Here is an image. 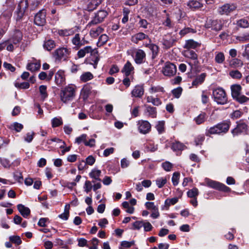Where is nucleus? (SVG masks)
<instances>
[{"instance_id": "1", "label": "nucleus", "mask_w": 249, "mask_h": 249, "mask_svg": "<svg viewBox=\"0 0 249 249\" xmlns=\"http://www.w3.org/2000/svg\"><path fill=\"white\" fill-rule=\"evenodd\" d=\"M182 55L186 58V62L190 67V71H195L199 64L197 54L193 50H185Z\"/></svg>"}, {"instance_id": "2", "label": "nucleus", "mask_w": 249, "mask_h": 249, "mask_svg": "<svg viewBox=\"0 0 249 249\" xmlns=\"http://www.w3.org/2000/svg\"><path fill=\"white\" fill-rule=\"evenodd\" d=\"M75 95V86L73 85H69L62 89L60 92L61 100L65 103L73 99Z\"/></svg>"}, {"instance_id": "3", "label": "nucleus", "mask_w": 249, "mask_h": 249, "mask_svg": "<svg viewBox=\"0 0 249 249\" xmlns=\"http://www.w3.org/2000/svg\"><path fill=\"white\" fill-rule=\"evenodd\" d=\"M212 96L214 102L218 105H225L228 103V97L225 90L222 88L213 89Z\"/></svg>"}, {"instance_id": "4", "label": "nucleus", "mask_w": 249, "mask_h": 249, "mask_svg": "<svg viewBox=\"0 0 249 249\" xmlns=\"http://www.w3.org/2000/svg\"><path fill=\"white\" fill-rule=\"evenodd\" d=\"M70 53L71 51L66 48H59L54 51L53 57L56 61H65L69 57Z\"/></svg>"}, {"instance_id": "5", "label": "nucleus", "mask_w": 249, "mask_h": 249, "mask_svg": "<svg viewBox=\"0 0 249 249\" xmlns=\"http://www.w3.org/2000/svg\"><path fill=\"white\" fill-rule=\"evenodd\" d=\"M205 182L207 186L216 190L222 191L225 192H228L231 190L229 187H227L224 184L209 178L205 179Z\"/></svg>"}, {"instance_id": "6", "label": "nucleus", "mask_w": 249, "mask_h": 249, "mask_svg": "<svg viewBox=\"0 0 249 249\" xmlns=\"http://www.w3.org/2000/svg\"><path fill=\"white\" fill-rule=\"evenodd\" d=\"M108 15L107 12L104 10H99L95 15L93 19L88 23V26H91L103 22L105 18Z\"/></svg>"}, {"instance_id": "7", "label": "nucleus", "mask_w": 249, "mask_h": 249, "mask_svg": "<svg viewBox=\"0 0 249 249\" xmlns=\"http://www.w3.org/2000/svg\"><path fill=\"white\" fill-rule=\"evenodd\" d=\"M6 4L8 7L7 12L5 14H2L0 16V23H1L4 19L6 23V25L8 24V21L12 16L11 12L13 10V7L15 5L14 0H6Z\"/></svg>"}, {"instance_id": "8", "label": "nucleus", "mask_w": 249, "mask_h": 249, "mask_svg": "<svg viewBox=\"0 0 249 249\" xmlns=\"http://www.w3.org/2000/svg\"><path fill=\"white\" fill-rule=\"evenodd\" d=\"M205 27L215 31H219L222 29V23L218 19H208L206 21Z\"/></svg>"}, {"instance_id": "9", "label": "nucleus", "mask_w": 249, "mask_h": 249, "mask_svg": "<svg viewBox=\"0 0 249 249\" xmlns=\"http://www.w3.org/2000/svg\"><path fill=\"white\" fill-rule=\"evenodd\" d=\"M46 11L45 9L40 10L35 16L34 23L37 26H42L46 23Z\"/></svg>"}, {"instance_id": "10", "label": "nucleus", "mask_w": 249, "mask_h": 249, "mask_svg": "<svg viewBox=\"0 0 249 249\" xmlns=\"http://www.w3.org/2000/svg\"><path fill=\"white\" fill-rule=\"evenodd\" d=\"M236 7L234 4L226 3L219 7L217 9L218 13L221 15H229L235 10Z\"/></svg>"}, {"instance_id": "11", "label": "nucleus", "mask_w": 249, "mask_h": 249, "mask_svg": "<svg viewBox=\"0 0 249 249\" xmlns=\"http://www.w3.org/2000/svg\"><path fill=\"white\" fill-rule=\"evenodd\" d=\"M248 130V125L243 121H240L237 122L235 128L231 131L233 136L238 135L241 134H245Z\"/></svg>"}, {"instance_id": "12", "label": "nucleus", "mask_w": 249, "mask_h": 249, "mask_svg": "<svg viewBox=\"0 0 249 249\" xmlns=\"http://www.w3.org/2000/svg\"><path fill=\"white\" fill-rule=\"evenodd\" d=\"M28 6V3L27 0H21L19 1L16 11L17 15V20H19L22 18Z\"/></svg>"}, {"instance_id": "13", "label": "nucleus", "mask_w": 249, "mask_h": 249, "mask_svg": "<svg viewBox=\"0 0 249 249\" xmlns=\"http://www.w3.org/2000/svg\"><path fill=\"white\" fill-rule=\"evenodd\" d=\"M162 71L164 75L171 76L176 74L177 68L176 66L173 63L166 62Z\"/></svg>"}, {"instance_id": "14", "label": "nucleus", "mask_w": 249, "mask_h": 249, "mask_svg": "<svg viewBox=\"0 0 249 249\" xmlns=\"http://www.w3.org/2000/svg\"><path fill=\"white\" fill-rule=\"evenodd\" d=\"M138 125L139 131L142 134H147L151 130V124L147 121L140 120L138 122Z\"/></svg>"}, {"instance_id": "15", "label": "nucleus", "mask_w": 249, "mask_h": 249, "mask_svg": "<svg viewBox=\"0 0 249 249\" xmlns=\"http://www.w3.org/2000/svg\"><path fill=\"white\" fill-rule=\"evenodd\" d=\"M146 59V54L145 52L141 49H138L135 53L134 60L136 64H141L145 62Z\"/></svg>"}, {"instance_id": "16", "label": "nucleus", "mask_w": 249, "mask_h": 249, "mask_svg": "<svg viewBox=\"0 0 249 249\" xmlns=\"http://www.w3.org/2000/svg\"><path fill=\"white\" fill-rule=\"evenodd\" d=\"M145 107L144 114L152 118H156L157 115V110L156 107H152L150 105H144Z\"/></svg>"}, {"instance_id": "17", "label": "nucleus", "mask_w": 249, "mask_h": 249, "mask_svg": "<svg viewBox=\"0 0 249 249\" xmlns=\"http://www.w3.org/2000/svg\"><path fill=\"white\" fill-rule=\"evenodd\" d=\"M219 134H225L229 130L231 123L230 121H224L221 123H219L216 124Z\"/></svg>"}, {"instance_id": "18", "label": "nucleus", "mask_w": 249, "mask_h": 249, "mask_svg": "<svg viewBox=\"0 0 249 249\" xmlns=\"http://www.w3.org/2000/svg\"><path fill=\"white\" fill-rule=\"evenodd\" d=\"M103 0H88L86 9L89 11H92L102 2Z\"/></svg>"}, {"instance_id": "19", "label": "nucleus", "mask_w": 249, "mask_h": 249, "mask_svg": "<svg viewBox=\"0 0 249 249\" xmlns=\"http://www.w3.org/2000/svg\"><path fill=\"white\" fill-rule=\"evenodd\" d=\"M200 45L201 44L200 43L195 41L193 39H189L186 40L183 48L185 49V50H192L195 49L200 47Z\"/></svg>"}, {"instance_id": "20", "label": "nucleus", "mask_w": 249, "mask_h": 249, "mask_svg": "<svg viewBox=\"0 0 249 249\" xmlns=\"http://www.w3.org/2000/svg\"><path fill=\"white\" fill-rule=\"evenodd\" d=\"M144 39H148L150 42L151 41V39L148 37V36L146 35L143 33L140 32L132 36L131 41L137 44L139 41H141Z\"/></svg>"}, {"instance_id": "21", "label": "nucleus", "mask_w": 249, "mask_h": 249, "mask_svg": "<svg viewBox=\"0 0 249 249\" xmlns=\"http://www.w3.org/2000/svg\"><path fill=\"white\" fill-rule=\"evenodd\" d=\"M89 53H90L91 54L95 53V50L91 46H86L80 49L77 53V56L78 58H83Z\"/></svg>"}, {"instance_id": "22", "label": "nucleus", "mask_w": 249, "mask_h": 249, "mask_svg": "<svg viewBox=\"0 0 249 249\" xmlns=\"http://www.w3.org/2000/svg\"><path fill=\"white\" fill-rule=\"evenodd\" d=\"M187 5L192 10L200 8L203 6L200 0H189Z\"/></svg>"}, {"instance_id": "23", "label": "nucleus", "mask_w": 249, "mask_h": 249, "mask_svg": "<svg viewBox=\"0 0 249 249\" xmlns=\"http://www.w3.org/2000/svg\"><path fill=\"white\" fill-rule=\"evenodd\" d=\"M144 93V89L142 86L137 85L131 91L132 96L135 97H141Z\"/></svg>"}, {"instance_id": "24", "label": "nucleus", "mask_w": 249, "mask_h": 249, "mask_svg": "<svg viewBox=\"0 0 249 249\" xmlns=\"http://www.w3.org/2000/svg\"><path fill=\"white\" fill-rule=\"evenodd\" d=\"M55 81L58 86H61L65 84V77L64 72L58 71L55 75Z\"/></svg>"}, {"instance_id": "25", "label": "nucleus", "mask_w": 249, "mask_h": 249, "mask_svg": "<svg viewBox=\"0 0 249 249\" xmlns=\"http://www.w3.org/2000/svg\"><path fill=\"white\" fill-rule=\"evenodd\" d=\"M206 77V73H202L200 75H197L193 81L192 83V86L196 87L198 85L202 84L204 81Z\"/></svg>"}, {"instance_id": "26", "label": "nucleus", "mask_w": 249, "mask_h": 249, "mask_svg": "<svg viewBox=\"0 0 249 249\" xmlns=\"http://www.w3.org/2000/svg\"><path fill=\"white\" fill-rule=\"evenodd\" d=\"M17 208L20 214L25 218H27L30 214V209L22 204H18Z\"/></svg>"}, {"instance_id": "27", "label": "nucleus", "mask_w": 249, "mask_h": 249, "mask_svg": "<svg viewBox=\"0 0 249 249\" xmlns=\"http://www.w3.org/2000/svg\"><path fill=\"white\" fill-rule=\"evenodd\" d=\"M22 38V33L19 30H16L13 35L12 38L11 40H12V42L17 45L21 41Z\"/></svg>"}, {"instance_id": "28", "label": "nucleus", "mask_w": 249, "mask_h": 249, "mask_svg": "<svg viewBox=\"0 0 249 249\" xmlns=\"http://www.w3.org/2000/svg\"><path fill=\"white\" fill-rule=\"evenodd\" d=\"M104 31V29L101 26H97L95 27H92L89 32V34L90 36L92 37H96L100 34H101Z\"/></svg>"}, {"instance_id": "29", "label": "nucleus", "mask_w": 249, "mask_h": 249, "mask_svg": "<svg viewBox=\"0 0 249 249\" xmlns=\"http://www.w3.org/2000/svg\"><path fill=\"white\" fill-rule=\"evenodd\" d=\"M72 43L73 44L80 47L84 45L86 43H87L88 42L84 39L81 40L79 34H76L72 39Z\"/></svg>"}, {"instance_id": "30", "label": "nucleus", "mask_w": 249, "mask_h": 249, "mask_svg": "<svg viewBox=\"0 0 249 249\" xmlns=\"http://www.w3.org/2000/svg\"><path fill=\"white\" fill-rule=\"evenodd\" d=\"M145 46L151 51L152 53V58H155L157 56L159 53V47L156 44L152 43L146 44Z\"/></svg>"}, {"instance_id": "31", "label": "nucleus", "mask_w": 249, "mask_h": 249, "mask_svg": "<svg viewBox=\"0 0 249 249\" xmlns=\"http://www.w3.org/2000/svg\"><path fill=\"white\" fill-rule=\"evenodd\" d=\"M231 96L233 99L237 97L240 94L241 87L239 85H233L231 86Z\"/></svg>"}, {"instance_id": "32", "label": "nucleus", "mask_w": 249, "mask_h": 249, "mask_svg": "<svg viewBox=\"0 0 249 249\" xmlns=\"http://www.w3.org/2000/svg\"><path fill=\"white\" fill-rule=\"evenodd\" d=\"M207 119V116L206 113L201 112L197 117L194 119L197 124H200L204 123Z\"/></svg>"}, {"instance_id": "33", "label": "nucleus", "mask_w": 249, "mask_h": 249, "mask_svg": "<svg viewBox=\"0 0 249 249\" xmlns=\"http://www.w3.org/2000/svg\"><path fill=\"white\" fill-rule=\"evenodd\" d=\"M17 45H15L12 40L6 41L5 42L0 44V51L5 46H7V50L9 51H12L15 47H17Z\"/></svg>"}, {"instance_id": "34", "label": "nucleus", "mask_w": 249, "mask_h": 249, "mask_svg": "<svg viewBox=\"0 0 249 249\" xmlns=\"http://www.w3.org/2000/svg\"><path fill=\"white\" fill-rule=\"evenodd\" d=\"M134 68L129 61H127L122 70V72L127 76L130 74L131 72L133 70Z\"/></svg>"}, {"instance_id": "35", "label": "nucleus", "mask_w": 249, "mask_h": 249, "mask_svg": "<svg viewBox=\"0 0 249 249\" xmlns=\"http://www.w3.org/2000/svg\"><path fill=\"white\" fill-rule=\"evenodd\" d=\"M225 60V57L224 53L221 52H215L214 60L215 62L219 64H222Z\"/></svg>"}, {"instance_id": "36", "label": "nucleus", "mask_w": 249, "mask_h": 249, "mask_svg": "<svg viewBox=\"0 0 249 249\" xmlns=\"http://www.w3.org/2000/svg\"><path fill=\"white\" fill-rule=\"evenodd\" d=\"M146 99L147 103H151L155 106H159L161 104V100L158 97L155 98L152 96H148Z\"/></svg>"}, {"instance_id": "37", "label": "nucleus", "mask_w": 249, "mask_h": 249, "mask_svg": "<svg viewBox=\"0 0 249 249\" xmlns=\"http://www.w3.org/2000/svg\"><path fill=\"white\" fill-rule=\"evenodd\" d=\"M101 174V171L100 170L96 169L95 168L93 169L89 173V177L94 179L96 180L101 181L100 176Z\"/></svg>"}, {"instance_id": "38", "label": "nucleus", "mask_w": 249, "mask_h": 249, "mask_svg": "<svg viewBox=\"0 0 249 249\" xmlns=\"http://www.w3.org/2000/svg\"><path fill=\"white\" fill-rule=\"evenodd\" d=\"M43 47L47 51H51L55 47V43L52 39H48L44 42Z\"/></svg>"}, {"instance_id": "39", "label": "nucleus", "mask_w": 249, "mask_h": 249, "mask_svg": "<svg viewBox=\"0 0 249 249\" xmlns=\"http://www.w3.org/2000/svg\"><path fill=\"white\" fill-rule=\"evenodd\" d=\"M51 124L53 128L58 127L63 124L62 119L61 117H54L52 119Z\"/></svg>"}, {"instance_id": "40", "label": "nucleus", "mask_w": 249, "mask_h": 249, "mask_svg": "<svg viewBox=\"0 0 249 249\" xmlns=\"http://www.w3.org/2000/svg\"><path fill=\"white\" fill-rule=\"evenodd\" d=\"M40 67V64L38 62H33L28 63L27 65V70L31 71H35L39 70Z\"/></svg>"}, {"instance_id": "41", "label": "nucleus", "mask_w": 249, "mask_h": 249, "mask_svg": "<svg viewBox=\"0 0 249 249\" xmlns=\"http://www.w3.org/2000/svg\"><path fill=\"white\" fill-rule=\"evenodd\" d=\"M23 128V125L21 124L18 123V122H14L11 124L9 126V129L11 130H14L18 132H20Z\"/></svg>"}, {"instance_id": "42", "label": "nucleus", "mask_w": 249, "mask_h": 249, "mask_svg": "<svg viewBox=\"0 0 249 249\" xmlns=\"http://www.w3.org/2000/svg\"><path fill=\"white\" fill-rule=\"evenodd\" d=\"M237 25L241 28H248L249 27V19L247 18H242L237 21Z\"/></svg>"}, {"instance_id": "43", "label": "nucleus", "mask_w": 249, "mask_h": 249, "mask_svg": "<svg viewBox=\"0 0 249 249\" xmlns=\"http://www.w3.org/2000/svg\"><path fill=\"white\" fill-rule=\"evenodd\" d=\"M212 134H219L217 125H214L206 129L205 135L206 136H209Z\"/></svg>"}, {"instance_id": "44", "label": "nucleus", "mask_w": 249, "mask_h": 249, "mask_svg": "<svg viewBox=\"0 0 249 249\" xmlns=\"http://www.w3.org/2000/svg\"><path fill=\"white\" fill-rule=\"evenodd\" d=\"M164 125L165 122L163 121H160L157 122V124L156 125L155 127L159 134H162L164 132Z\"/></svg>"}, {"instance_id": "45", "label": "nucleus", "mask_w": 249, "mask_h": 249, "mask_svg": "<svg viewBox=\"0 0 249 249\" xmlns=\"http://www.w3.org/2000/svg\"><path fill=\"white\" fill-rule=\"evenodd\" d=\"M92 74L90 72H86L83 73L80 76V80L84 82H86L93 78Z\"/></svg>"}, {"instance_id": "46", "label": "nucleus", "mask_w": 249, "mask_h": 249, "mask_svg": "<svg viewBox=\"0 0 249 249\" xmlns=\"http://www.w3.org/2000/svg\"><path fill=\"white\" fill-rule=\"evenodd\" d=\"M229 75L233 79H240L242 78V73L238 70H231L229 72Z\"/></svg>"}, {"instance_id": "47", "label": "nucleus", "mask_w": 249, "mask_h": 249, "mask_svg": "<svg viewBox=\"0 0 249 249\" xmlns=\"http://www.w3.org/2000/svg\"><path fill=\"white\" fill-rule=\"evenodd\" d=\"M175 42V39L173 38H170L169 39H163V45L166 49H169L171 48Z\"/></svg>"}, {"instance_id": "48", "label": "nucleus", "mask_w": 249, "mask_h": 249, "mask_svg": "<svg viewBox=\"0 0 249 249\" xmlns=\"http://www.w3.org/2000/svg\"><path fill=\"white\" fill-rule=\"evenodd\" d=\"M236 39L240 42H245L249 41V33L243 34L236 37Z\"/></svg>"}, {"instance_id": "49", "label": "nucleus", "mask_w": 249, "mask_h": 249, "mask_svg": "<svg viewBox=\"0 0 249 249\" xmlns=\"http://www.w3.org/2000/svg\"><path fill=\"white\" fill-rule=\"evenodd\" d=\"M167 182V179L165 177L158 178L156 180V183L158 188H162Z\"/></svg>"}, {"instance_id": "50", "label": "nucleus", "mask_w": 249, "mask_h": 249, "mask_svg": "<svg viewBox=\"0 0 249 249\" xmlns=\"http://www.w3.org/2000/svg\"><path fill=\"white\" fill-rule=\"evenodd\" d=\"M184 145L180 142H177L173 143L172 149L174 151H179L184 149Z\"/></svg>"}, {"instance_id": "51", "label": "nucleus", "mask_w": 249, "mask_h": 249, "mask_svg": "<svg viewBox=\"0 0 249 249\" xmlns=\"http://www.w3.org/2000/svg\"><path fill=\"white\" fill-rule=\"evenodd\" d=\"M196 30L194 29L189 28V27H185L184 29L181 30L179 33V35L181 36H184L186 34L190 33H196Z\"/></svg>"}, {"instance_id": "52", "label": "nucleus", "mask_w": 249, "mask_h": 249, "mask_svg": "<svg viewBox=\"0 0 249 249\" xmlns=\"http://www.w3.org/2000/svg\"><path fill=\"white\" fill-rule=\"evenodd\" d=\"M149 92L151 93L161 92H164V88L160 86H152L149 89Z\"/></svg>"}, {"instance_id": "53", "label": "nucleus", "mask_w": 249, "mask_h": 249, "mask_svg": "<svg viewBox=\"0 0 249 249\" xmlns=\"http://www.w3.org/2000/svg\"><path fill=\"white\" fill-rule=\"evenodd\" d=\"M198 195V190L196 188H194L187 192V196L191 198H196Z\"/></svg>"}, {"instance_id": "54", "label": "nucleus", "mask_w": 249, "mask_h": 249, "mask_svg": "<svg viewBox=\"0 0 249 249\" xmlns=\"http://www.w3.org/2000/svg\"><path fill=\"white\" fill-rule=\"evenodd\" d=\"M240 104H243L247 102L249 100V97H246L245 95L239 94L237 97L234 98Z\"/></svg>"}, {"instance_id": "55", "label": "nucleus", "mask_w": 249, "mask_h": 249, "mask_svg": "<svg viewBox=\"0 0 249 249\" xmlns=\"http://www.w3.org/2000/svg\"><path fill=\"white\" fill-rule=\"evenodd\" d=\"M179 177H180V173L179 172H175L173 173V176L172 178V181L173 184L174 186H177L178 184Z\"/></svg>"}, {"instance_id": "56", "label": "nucleus", "mask_w": 249, "mask_h": 249, "mask_svg": "<svg viewBox=\"0 0 249 249\" xmlns=\"http://www.w3.org/2000/svg\"><path fill=\"white\" fill-rule=\"evenodd\" d=\"M178 200V197H173L172 198H167L165 201V206L169 207L171 205H174L176 204Z\"/></svg>"}, {"instance_id": "57", "label": "nucleus", "mask_w": 249, "mask_h": 249, "mask_svg": "<svg viewBox=\"0 0 249 249\" xmlns=\"http://www.w3.org/2000/svg\"><path fill=\"white\" fill-rule=\"evenodd\" d=\"M242 63L241 60L237 58H234L232 59L230 63V66L233 68L238 67L242 66Z\"/></svg>"}, {"instance_id": "58", "label": "nucleus", "mask_w": 249, "mask_h": 249, "mask_svg": "<svg viewBox=\"0 0 249 249\" xmlns=\"http://www.w3.org/2000/svg\"><path fill=\"white\" fill-rule=\"evenodd\" d=\"M39 92L41 95V98L43 99L46 98L48 94L47 93V87L45 85H41L39 87Z\"/></svg>"}, {"instance_id": "59", "label": "nucleus", "mask_w": 249, "mask_h": 249, "mask_svg": "<svg viewBox=\"0 0 249 249\" xmlns=\"http://www.w3.org/2000/svg\"><path fill=\"white\" fill-rule=\"evenodd\" d=\"M161 166L165 171L169 172L171 170L173 165L169 161H166L162 163Z\"/></svg>"}, {"instance_id": "60", "label": "nucleus", "mask_w": 249, "mask_h": 249, "mask_svg": "<svg viewBox=\"0 0 249 249\" xmlns=\"http://www.w3.org/2000/svg\"><path fill=\"white\" fill-rule=\"evenodd\" d=\"M15 86L16 87L21 89H27L30 87V84L28 82H24L23 83H16L15 84Z\"/></svg>"}, {"instance_id": "61", "label": "nucleus", "mask_w": 249, "mask_h": 249, "mask_svg": "<svg viewBox=\"0 0 249 249\" xmlns=\"http://www.w3.org/2000/svg\"><path fill=\"white\" fill-rule=\"evenodd\" d=\"M182 89L181 87H178L172 90V93L174 96L176 98H178L182 93Z\"/></svg>"}, {"instance_id": "62", "label": "nucleus", "mask_w": 249, "mask_h": 249, "mask_svg": "<svg viewBox=\"0 0 249 249\" xmlns=\"http://www.w3.org/2000/svg\"><path fill=\"white\" fill-rule=\"evenodd\" d=\"M0 163L5 168H9L11 165L10 160L5 158H0Z\"/></svg>"}, {"instance_id": "63", "label": "nucleus", "mask_w": 249, "mask_h": 249, "mask_svg": "<svg viewBox=\"0 0 249 249\" xmlns=\"http://www.w3.org/2000/svg\"><path fill=\"white\" fill-rule=\"evenodd\" d=\"M134 244V242L133 241H131V242L124 241H122L121 243V248L120 249H125L129 248Z\"/></svg>"}, {"instance_id": "64", "label": "nucleus", "mask_w": 249, "mask_h": 249, "mask_svg": "<svg viewBox=\"0 0 249 249\" xmlns=\"http://www.w3.org/2000/svg\"><path fill=\"white\" fill-rule=\"evenodd\" d=\"M87 137V135L85 134H83L75 139V143L79 144L82 142H83L85 143V142L86 141Z\"/></svg>"}]
</instances>
